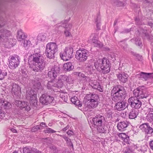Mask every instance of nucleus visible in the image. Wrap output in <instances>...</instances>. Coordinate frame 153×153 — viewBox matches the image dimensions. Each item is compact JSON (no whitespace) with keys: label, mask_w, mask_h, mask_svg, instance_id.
Segmentation results:
<instances>
[{"label":"nucleus","mask_w":153,"mask_h":153,"mask_svg":"<svg viewBox=\"0 0 153 153\" xmlns=\"http://www.w3.org/2000/svg\"><path fill=\"white\" fill-rule=\"evenodd\" d=\"M44 59L40 52L31 55L28 60L30 68L35 72L41 71L45 66Z\"/></svg>","instance_id":"1"},{"label":"nucleus","mask_w":153,"mask_h":153,"mask_svg":"<svg viewBox=\"0 0 153 153\" xmlns=\"http://www.w3.org/2000/svg\"><path fill=\"white\" fill-rule=\"evenodd\" d=\"M98 96L95 94H90L87 95L85 97V108L91 109L96 107L98 104Z\"/></svg>","instance_id":"2"},{"label":"nucleus","mask_w":153,"mask_h":153,"mask_svg":"<svg viewBox=\"0 0 153 153\" xmlns=\"http://www.w3.org/2000/svg\"><path fill=\"white\" fill-rule=\"evenodd\" d=\"M10 35V32L6 29H2L0 30V41L3 42L4 44L6 47L10 48L13 46V39L7 38Z\"/></svg>","instance_id":"3"},{"label":"nucleus","mask_w":153,"mask_h":153,"mask_svg":"<svg viewBox=\"0 0 153 153\" xmlns=\"http://www.w3.org/2000/svg\"><path fill=\"white\" fill-rule=\"evenodd\" d=\"M126 92L124 89L120 87L119 86L114 87L111 92L112 100L117 102L120 100H122L123 97L125 96Z\"/></svg>","instance_id":"4"},{"label":"nucleus","mask_w":153,"mask_h":153,"mask_svg":"<svg viewBox=\"0 0 153 153\" xmlns=\"http://www.w3.org/2000/svg\"><path fill=\"white\" fill-rule=\"evenodd\" d=\"M94 65L97 69L100 68L103 74H107L110 71L109 63L105 59H98L94 62Z\"/></svg>","instance_id":"5"},{"label":"nucleus","mask_w":153,"mask_h":153,"mask_svg":"<svg viewBox=\"0 0 153 153\" xmlns=\"http://www.w3.org/2000/svg\"><path fill=\"white\" fill-rule=\"evenodd\" d=\"M45 54L47 57L50 59L53 58L54 54L58 50V46L54 42L48 43L46 45Z\"/></svg>","instance_id":"6"},{"label":"nucleus","mask_w":153,"mask_h":153,"mask_svg":"<svg viewBox=\"0 0 153 153\" xmlns=\"http://www.w3.org/2000/svg\"><path fill=\"white\" fill-rule=\"evenodd\" d=\"M133 94L135 97H139L142 99L147 98L150 94L146 88L143 86L139 87L135 89Z\"/></svg>","instance_id":"7"},{"label":"nucleus","mask_w":153,"mask_h":153,"mask_svg":"<svg viewBox=\"0 0 153 153\" xmlns=\"http://www.w3.org/2000/svg\"><path fill=\"white\" fill-rule=\"evenodd\" d=\"M73 53V48L71 46H68L65 47L63 52L60 53V56L63 60L68 61L72 57Z\"/></svg>","instance_id":"8"},{"label":"nucleus","mask_w":153,"mask_h":153,"mask_svg":"<svg viewBox=\"0 0 153 153\" xmlns=\"http://www.w3.org/2000/svg\"><path fill=\"white\" fill-rule=\"evenodd\" d=\"M89 55V51L86 50L79 49L76 52L75 58L79 61L83 62L87 60Z\"/></svg>","instance_id":"9"},{"label":"nucleus","mask_w":153,"mask_h":153,"mask_svg":"<svg viewBox=\"0 0 153 153\" xmlns=\"http://www.w3.org/2000/svg\"><path fill=\"white\" fill-rule=\"evenodd\" d=\"M27 97L29 98L30 104L36 106L37 105V101L36 99V94L33 90L30 89L27 91L26 92Z\"/></svg>","instance_id":"10"},{"label":"nucleus","mask_w":153,"mask_h":153,"mask_svg":"<svg viewBox=\"0 0 153 153\" xmlns=\"http://www.w3.org/2000/svg\"><path fill=\"white\" fill-rule=\"evenodd\" d=\"M19 58L17 55L10 56L9 66L10 68L15 69L18 66L19 64Z\"/></svg>","instance_id":"11"},{"label":"nucleus","mask_w":153,"mask_h":153,"mask_svg":"<svg viewBox=\"0 0 153 153\" xmlns=\"http://www.w3.org/2000/svg\"><path fill=\"white\" fill-rule=\"evenodd\" d=\"M40 100L42 104L47 105L49 104H54V100L53 97H50L45 94H43L40 97Z\"/></svg>","instance_id":"12"},{"label":"nucleus","mask_w":153,"mask_h":153,"mask_svg":"<svg viewBox=\"0 0 153 153\" xmlns=\"http://www.w3.org/2000/svg\"><path fill=\"white\" fill-rule=\"evenodd\" d=\"M97 35L95 33L92 34L88 42L95 47L101 48L103 47V44L97 39Z\"/></svg>","instance_id":"13"},{"label":"nucleus","mask_w":153,"mask_h":153,"mask_svg":"<svg viewBox=\"0 0 153 153\" xmlns=\"http://www.w3.org/2000/svg\"><path fill=\"white\" fill-rule=\"evenodd\" d=\"M128 102L131 106L136 109H138L141 107L142 102L136 97H132L129 98Z\"/></svg>","instance_id":"14"},{"label":"nucleus","mask_w":153,"mask_h":153,"mask_svg":"<svg viewBox=\"0 0 153 153\" xmlns=\"http://www.w3.org/2000/svg\"><path fill=\"white\" fill-rule=\"evenodd\" d=\"M139 128L143 132H145V134L148 135V136H151L153 132V129L150 126L148 123L142 124L140 126Z\"/></svg>","instance_id":"15"},{"label":"nucleus","mask_w":153,"mask_h":153,"mask_svg":"<svg viewBox=\"0 0 153 153\" xmlns=\"http://www.w3.org/2000/svg\"><path fill=\"white\" fill-rule=\"evenodd\" d=\"M104 117L100 115H97L93 118L92 120L94 123V127L96 128H98L102 126V122L104 120Z\"/></svg>","instance_id":"16"},{"label":"nucleus","mask_w":153,"mask_h":153,"mask_svg":"<svg viewBox=\"0 0 153 153\" xmlns=\"http://www.w3.org/2000/svg\"><path fill=\"white\" fill-rule=\"evenodd\" d=\"M60 71V68L58 66H53L48 72V76L52 79H55Z\"/></svg>","instance_id":"17"},{"label":"nucleus","mask_w":153,"mask_h":153,"mask_svg":"<svg viewBox=\"0 0 153 153\" xmlns=\"http://www.w3.org/2000/svg\"><path fill=\"white\" fill-rule=\"evenodd\" d=\"M9 91L14 95L19 96L21 93L20 87L15 83H13L12 86L9 88Z\"/></svg>","instance_id":"18"},{"label":"nucleus","mask_w":153,"mask_h":153,"mask_svg":"<svg viewBox=\"0 0 153 153\" xmlns=\"http://www.w3.org/2000/svg\"><path fill=\"white\" fill-rule=\"evenodd\" d=\"M15 104L21 109L25 108V110L29 111L30 109L29 104L25 102H22L19 100H16L15 101Z\"/></svg>","instance_id":"19"},{"label":"nucleus","mask_w":153,"mask_h":153,"mask_svg":"<svg viewBox=\"0 0 153 153\" xmlns=\"http://www.w3.org/2000/svg\"><path fill=\"white\" fill-rule=\"evenodd\" d=\"M128 104L125 101L121 102H118L117 103L115 106L114 109L118 111H120L124 110L127 107Z\"/></svg>","instance_id":"20"},{"label":"nucleus","mask_w":153,"mask_h":153,"mask_svg":"<svg viewBox=\"0 0 153 153\" xmlns=\"http://www.w3.org/2000/svg\"><path fill=\"white\" fill-rule=\"evenodd\" d=\"M151 73H146L143 72H140L136 75V78L146 81L150 78V75L152 74Z\"/></svg>","instance_id":"21"},{"label":"nucleus","mask_w":153,"mask_h":153,"mask_svg":"<svg viewBox=\"0 0 153 153\" xmlns=\"http://www.w3.org/2000/svg\"><path fill=\"white\" fill-rule=\"evenodd\" d=\"M90 85L94 89H97L100 91H102V90L98 82L94 80H90L89 81Z\"/></svg>","instance_id":"22"},{"label":"nucleus","mask_w":153,"mask_h":153,"mask_svg":"<svg viewBox=\"0 0 153 153\" xmlns=\"http://www.w3.org/2000/svg\"><path fill=\"white\" fill-rule=\"evenodd\" d=\"M60 26L65 27V29L68 30H70L72 27V24L68 23V21L67 20H65L64 22H62L61 24L60 23H59L56 25L55 27L58 28Z\"/></svg>","instance_id":"23"},{"label":"nucleus","mask_w":153,"mask_h":153,"mask_svg":"<svg viewBox=\"0 0 153 153\" xmlns=\"http://www.w3.org/2000/svg\"><path fill=\"white\" fill-rule=\"evenodd\" d=\"M117 76L119 80L122 83H125L127 81L128 75L124 72L117 74Z\"/></svg>","instance_id":"24"},{"label":"nucleus","mask_w":153,"mask_h":153,"mask_svg":"<svg viewBox=\"0 0 153 153\" xmlns=\"http://www.w3.org/2000/svg\"><path fill=\"white\" fill-rule=\"evenodd\" d=\"M129 124L127 121H122L118 123L117 125V128L119 131H123L125 130Z\"/></svg>","instance_id":"25"},{"label":"nucleus","mask_w":153,"mask_h":153,"mask_svg":"<svg viewBox=\"0 0 153 153\" xmlns=\"http://www.w3.org/2000/svg\"><path fill=\"white\" fill-rule=\"evenodd\" d=\"M17 39L19 41L25 39L27 37V35L21 30H19L17 32Z\"/></svg>","instance_id":"26"},{"label":"nucleus","mask_w":153,"mask_h":153,"mask_svg":"<svg viewBox=\"0 0 153 153\" xmlns=\"http://www.w3.org/2000/svg\"><path fill=\"white\" fill-rule=\"evenodd\" d=\"M71 102L75 105L76 106L81 107L82 105V103L80 102L77 97L74 96L71 99Z\"/></svg>","instance_id":"27"},{"label":"nucleus","mask_w":153,"mask_h":153,"mask_svg":"<svg viewBox=\"0 0 153 153\" xmlns=\"http://www.w3.org/2000/svg\"><path fill=\"white\" fill-rule=\"evenodd\" d=\"M61 76H60L58 80L55 79V84L54 85L55 87L58 88H60L62 87L64 84V82H63L62 79H61Z\"/></svg>","instance_id":"28"},{"label":"nucleus","mask_w":153,"mask_h":153,"mask_svg":"<svg viewBox=\"0 0 153 153\" xmlns=\"http://www.w3.org/2000/svg\"><path fill=\"white\" fill-rule=\"evenodd\" d=\"M63 68L65 71H70L73 69L74 66L71 63L68 62L64 64Z\"/></svg>","instance_id":"29"},{"label":"nucleus","mask_w":153,"mask_h":153,"mask_svg":"<svg viewBox=\"0 0 153 153\" xmlns=\"http://www.w3.org/2000/svg\"><path fill=\"white\" fill-rule=\"evenodd\" d=\"M119 137L121 138L125 142L127 143H128L129 137L125 133H121L118 134Z\"/></svg>","instance_id":"30"},{"label":"nucleus","mask_w":153,"mask_h":153,"mask_svg":"<svg viewBox=\"0 0 153 153\" xmlns=\"http://www.w3.org/2000/svg\"><path fill=\"white\" fill-rule=\"evenodd\" d=\"M61 79H62L64 83H70L72 82V80L71 77H68L66 76H61Z\"/></svg>","instance_id":"31"},{"label":"nucleus","mask_w":153,"mask_h":153,"mask_svg":"<svg viewBox=\"0 0 153 153\" xmlns=\"http://www.w3.org/2000/svg\"><path fill=\"white\" fill-rule=\"evenodd\" d=\"M59 97L60 99H59L62 102V101L63 102H66L68 100V96L67 93L61 92L59 94Z\"/></svg>","instance_id":"32"},{"label":"nucleus","mask_w":153,"mask_h":153,"mask_svg":"<svg viewBox=\"0 0 153 153\" xmlns=\"http://www.w3.org/2000/svg\"><path fill=\"white\" fill-rule=\"evenodd\" d=\"M32 45V44L30 41L27 40H24L23 43V46L25 49H28Z\"/></svg>","instance_id":"33"},{"label":"nucleus","mask_w":153,"mask_h":153,"mask_svg":"<svg viewBox=\"0 0 153 153\" xmlns=\"http://www.w3.org/2000/svg\"><path fill=\"white\" fill-rule=\"evenodd\" d=\"M1 104L3 106L4 108L6 109H9L12 107L11 103L6 101L3 100Z\"/></svg>","instance_id":"34"},{"label":"nucleus","mask_w":153,"mask_h":153,"mask_svg":"<svg viewBox=\"0 0 153 153\" xmlns=\"http://www.w3.org/2000/svg\"><path fill=\"white\" fill-rule=\"evenodd\" d=\"M55 79H53L52 81H50L48 82L47 84V87L48 89H53V87H55L54 84H55Z\"/></svg>","instance_id":"35"},{"label":"nucleus","mask_w":153,"mask_h":153,"mask_svg":"<svg viewBox=\"0 0 153 153\" xmlns=\"http://www.w3.org/2000/svg\"><path fill=\"white\" fill-rule=\"evenodd\" d=\"M137 111L135 110H133L130 112L129 115V117L130 119H134L137 117Z\"/></svg>","instance_id":"36"},{"label":"nucleus","mask_w":153,"mask_h":153,"mask_svg":"<svg viewBox=\"0 0 153 153\" xmlns=\"http://www.w3.org/2000/svg\"><path fill=\"white\" fill-rule=\"evenodd\" d=\"M78 75L79 77L83 80L87 81H89L90 80L89 78V77L86 76L84 74L80 72L78 73Z\"/></svg>","instance_id":"37"},{"label":"nucleus","mask_w":153,"mask_h":153,"mask_svg":"<svg viewBox=\"0 0 153 153\" xmlns=\"http://www.w3.org/2000/svg\"><path fill=\"white\" fill-rule=\"evenodd\" d=\"M106 128H107L106 126H100V127L96 128L97 131L101 133H105V132Z\"/></svg>","instance_id":"38"},{"label":"nucleus","mask_w":153,"mask_h":153,"mask_svg":"<svg viewBox=\"0 0 153 153\" xmlns=\"http://www.w3.org/2000/svg\"><path fill=\"white\" fill-rule=\"evenodd\" d=\"M7 75V73L4 70L0 69V80L2 79Z\"/></svg>","instance_id":"39"},{"label":"nucleus","mask_w":153,"mask_h":153,"mask_svg":"<svg viewBox=\"0 0 153 153\" xmlns=\"http://www.w3.org/2000/svg\"><path fill=\"white\" fill-rule=\"evenodd\" d=\"M31 147L26 146L23 148V152L24 153H30Z\"/></svg>","instance_id":"40"},{"label":"nucleus","mask_w":153,"mask_h":153,"mask_svg":"<svg viewBox=\"0 0 153 153\" xmlns=\"http://www.w3.org/2000/svg\"><path fill=\"white\" fill-rule=\"evenodd\" d=\"M147 120L150 122L153 120V115L149 113L146 117Z\"/></svg>","instance_id":"41"},{"label":"nucleus","mask_w":153,"mask_h":153,"mask_svg":"<svg viewBox=\"0 0 153 153\" xmlns=\"http://www.w3.org/2000/svg\"><path fill=\"white\" fill-rule=\"evenodd\" d=\"M100 18L97 17V19H96L95 22L97 28L98 29H100Z\"/></svg>","instance_id":"42"},{"label":"nucleus","mask_w":153,"mask_h":153,"mask_svg":"<svg viewBox=\"0 0 153 153\" xmlns=\"http://www.w3.org/2000/svg\"><path fill=\"white\" fill-rule=\"evenodd\" d=\"M45 133H53L56 132V131L50 128H47L44 131Z\"/></svg>","instance_id":"43"},{"label":"nucleus","mask_w":153,"mask_h":153,"mask_svg":"<svg viewBox=\"0 0 153 153\" xmlns=\"http://www.w3.org/2000/svg\"><path fill=\"white\" fill-rule=\"evenodd\" d=\"M64 34L66 37H69L71 36V34L69 30L65 29L64 31Z\"/></svg>","instance_id":"44"},{"label":"nucleus","mask_w":153,"mask_h":153,"mask_svg":"<svg viewBox=\"0 0 153 153\" xmlns=\"http://www.w3.org/2000/svg\"><path fill=\"white\" fill-rule=\"evenodd\" d=\"M40 128L39 127V126L37 125L33 127L31 129V131L32 132H34L38 130V129H40Z\"/></svg>","instance_id":"45"},{"label":"nucleus","mask_w":153,"mask_h":153,"mask_svg":"<svg viewBox=\"0 0 153 153\" xmlns=\"http://www.w3.org/2000/svg\"><path fill=\"white\" fill-rule=\"evenodd\" d=\"M38 38V39L40 41L43 40L45 39V36L41 34L39 35Z\"/></svg>","instance_id":"46"},{"label":"nucleus","mask_w":153,"mask_h":153,"mask_svg":"<svg viewBox=\"0 0 153 153\" xmlns=\"http://www.w3.org/2000/svg\"><path fill=\"white\" fill-rule=\"evenodd\" d=\"M5 114L3 111L0 108V118H1L4 117Z\"/></svg>","instance_id":"47"},{"label":"nucleus","mask_w":153,"mask_h":153,"mask_svg":"<svg viewBox=\"0 0 153 153\" xmlns=\"http://www.w3.org/2000/svg\"><path fill=\"white\" fill-rule=\"evenodd\" d=\"M149 145L151 149L153 150V140L150 142Z\"/></svg>","instance_id":"48"},{"label":"nucleus","mask_w":153,"mask_h":153,"mask_svg":"<svg viewBox=\"0 0 153 153\" xmlns=\"http://www.w3.org/2000/svg\"><path fill=\"white\" fill-rule=\"evenodd\" d=\"M149 113L153 115V108H149L148 109Z\"/></svg>","instance_id":"49"},{"label":"nucleus","mask_w":153,"mask_h":153,"mask_svg":"<svg viewBox=\"0 0 153 153\" xmlns=\"http://www.w3.org/2000/svg\"><path fill=\"white\" fill-rule=\"evenodd\" d=\"M139 147V145L138 144H136V145L134 146V148L136 149H138V150L139 151L140 150L141 151H143L144 150V149H138V148Z\"/></svg>","instance_id":"50"},{"label":"nucleus","mask_w":153,"mask_h":153,"mask_svg":"<svg viewBox=\"0 0 153 153\" xmlns=\"http://www.w3.org/2000/svg\"><path fill=\"white\" fill-rule=\"evenodd\" d=\"M134 56L138 60H139L140 59H141V56L137 53L136 54V55L135 56Z\"/></svg>","instance_id":"51"},{"label":"nucleus","mask_w":153,"mask_h":153,"mask_svg":"<svg viewBox=\"0 0 153 153\" xmlns=\"http://www.w3.org/2000/svg\"><path fill=\"white\" fill-rule=\"evenodd\" d=\"M40 126L41 127H45L46 126V125L45 123L42 122L40 123Z\"/></svg>","instance_id":"52"},{"label":"nucleus","mask_w":153,"mask_h":153,"mask_svg":"<svg viewBox=\"0 0 153 153\" xmlns=\"http://www.w3.org/2000/svg\"><path fill=\"white\" fill-rule=\"evenodd\" d=\"M135 44L137 45H138V46H140L141 44V42H140V40H138V41H136Z\"/></svg>","instance_id":"53"},{"label":"nucleus","mask_w":153,"mask_h":153,"mask_svg":"<svg viewBox=\"0 0 153 153\" xmlns=\"http://www.w3.org/2000/svg\"><path fill=\"white\" fill-rule=\"evenodd\" d=\"M67 133L69 135H71L73 134V132L69 130L67 132Z\"/></svg>","instance_id":"54"},{"label":"nucleus","mask_w":153,"mask_h":153,"mask_svg":"<svg viewBox=\"0 0 153 153\" xmlns=\"http://www.w3.org/2000/svg\"><path fill=\"white\" fill-rule=\"evenodd\" d=\"M10 130L11 131H12L13 133H17V131L16 130L13 128H11L10 129Z\"/></svg>","instance_id":"55"},{"label":"nucleus","mask_w":153,"mask_h":153,"mask_svg":"<svg viewBox=\"0 0 153 153\" xmlns=\"http://www.w3.org/2000/svg\"><path fill=\"white\" fill-rule=\"evenodd\" d=\"M33 153H42V152L39 151V150H37L36 149H35V151Z\"/></svg>","instance_id":"56"},{"label":"nucleus","mask_w":153,"mask_h":153,"mask_svg":"<svg viewBox=\"0 0 153 153\" xmlns=\"http://www.w3.org/2000/svg\"><path fill=\"white\" fill-rule=\"evenodd\" d=\"M130 53L131 55H133V56H135L137 53L132 51H130Z\"/></svg>","instance_id":"57"},{"label":"nucleus","mask_w":153,"mask_h":153,"mask_svg":"<svg viewBox=\"0 0 153 153\" xmlns=\"http://www.w3.org/2000/svg\"><path fill=\"white\" fill-rule=\"evenodd\" d=\"M36 149V148L31 147V150H30V153H33L34 152Z\"/></svg>","instance_id":"58"},{"label":"nucleus","mask_w":153,"mask_h":153,"mask_svg":"<svg viewBox=\"0 0 153 153\" xmlns=\"http://www.w3.org/2000/svg\"><path fill=\"white\" fill-rule=\"evenodd\" d=\"M41 86V83L40 82H38L36 88L39 89Z\"/></svg>","instance_id":"59"},{"label":"nucleus","mask_w":153,"mask_h":153,"mask_svg":"<svg viewBox=\"0 0 153 153\" xmlns=\"http://www.w3.org/2000/svg\"><path fill=\"white\" fill-rule=\"evenodd\" d=\"M69 127V126H67L65 128H64L62 130L64 131H65L66 130L68 129Z\"/></svg>","instance_id":"60"},{"label":"nucleus","mask_w":153,"mask_h":153,"mask_svg":"<svg viewBox=\"0 0 153 153\" xmlns=\"http://www.w3.org/2000/svg\"><path fill=\"white\" fill-rule=\"evenodd\" d=\"M64 138L65 139L66 141L68 142V141H70V139H69L66 137H64Z\"/></svg>","instance_id":"61"},{"label":"nucleus","mask_w":153,"mask_h":153,"mask_svg":"<svg viewBox=\"0 0 153 153\" xmlns=\"http://www.w3.org/2000/svg\"><path fill=\"white\" fill-rule=\"evenodd\" d=\"M89 68L91 69H90V71H93V70H94V69L92 68L91 69V66L90 67H89Z\"/></svg>","instance_id":"62"},{"label":"nucleus","mask_w":153,"mask_h":153,"mask_svg":"<svg viewBox=\"0 0 153 153\" xmlns=\"http://www.w3.org/2000/svg\"><path fill=\"white\" fill-rule=\"evenodd\" d=\"M2 102H3V100H1L0 99V103H1L2 104Z\"/></svg>","instance_id":"63"},{"label":"nucleus","mask_w":153,"mask_h":153,"mask_svg":"<svg viewBox=\"0 0 153 153\" xmlns=\"http://www.w3.org/2000/svg\"><path fill=\"white\" fill-rule=\"evenodd\" d=\"M13 153H18V152H13Z\"/></svg>","instance_id":"64"}]
</instances>
